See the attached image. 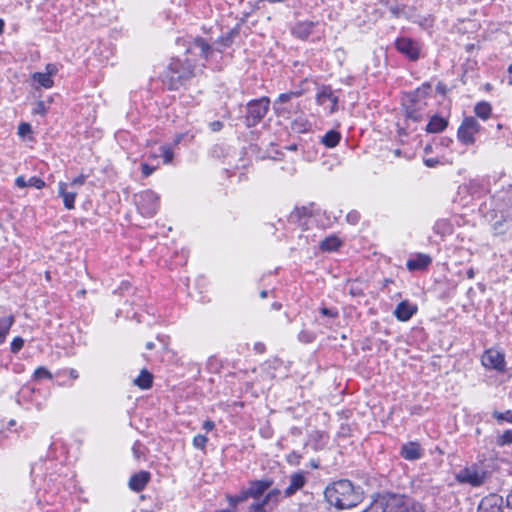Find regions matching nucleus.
Here are the masks:
<instances>
[{"mask_svg":"<svg viewBox=\"0 0 512 512\" xmlns=\"http://www.w3.org/2000/svg\"><path fill=\"white\" fill-rule=\"evenodd\" d=\"M46 112H47V108H46L44 101L39 100L33 109V114L44 115Z\"/></svg>","mask_w":512,"mask_h":512,"instance_id":"obj_44","label":"nucleus"},{"mask_svg":"<svg viewBox=\"0 0 512 512\" xmlns=\"http://www.w3.org/2000/svg\"><path fill=\"white\" fill-rule=\"evenodd\" d=\"M396 50L405 56L409 61L416 62L420 59L421 43L413 38L402 36L395 40Z\"/></svg>","mask_w":512,"mask_h":512,"instance_id":"obj_7","label":"nucleus"},{"mask_svg":"<svg viewBox=\"0 0 512 512\" xmlns=\"http://www.w3.org/2000/svg\"><path fill=\"white\" fill-rule=\"evenodd\" d=\"M281 495H282V492L280 489H277V488L269 489V491L265 494V496L262 500L253 503V507L259 508L261 510H266L265 509L266 506H269V505L276 506L280 501Z\"/></svg>","mask_w":512,"mask_h":512,"instance_id":"obj_17","label":"nucleus"},{"mask_svg":"<svg viewBox=\"0 0 512 512\" xmlns=\"http://www.w3.org/2000/svg\"><path fill=\"white\" fill-rule=\"evenodd\" d=\"M186 137V134L184 133H180V134H177L174 138V144L175 145H178L182 142V140Z\"/></svg>","mask_w":512,"mask_h":512,"instance_id":"obj_59","label":"nucleus"},{"mask_svg":"<svg viewBox=\"0 0 512 512\" xmlns=\"http://www.w3.org/2000/svg\"><path fill=\"white\" fill-rule=\"evenodd\" d=\"M150 473L147 471H140L131 476L129 480V488L135 492L142 491L150 481Z\"/></svg>","mask_w":512,"mask_h":512,"instance_id":"obj_19","label":"nucleus"},{"mask_svg":"<svg viewBox=\"0 0 512 512\" xmlns=\"http://www.w3.org/2000/svg\"><path fill=\"white\" fill-rule=\"evenodd\" d=\"M153 376L146 369H143L140 375L134 380V384L141 389H149L152 386Z\"/></svg>","mask_w":512,"mask_h":512,"instance_id":"obj_25","label":"nucleus"},{"mask_svg":"<svg viewBox=\"0 0 512 512\" xmlns=\"http://www.w3.org/2000/svg\"><path fill=\"white\" fill-rule=\"evenodd\" d=\"M32 79L46 89H49L54 85L53 79L47 73L35 72L32 74Z\"/></svg>","mask_w":512,"mask_h":512,"instance_id":"obj_29","label":"nucleus"},{"mask_svg":"<svg viewBox=\"0 0 512 512\" xmlns=\"http://www.w3.org/2000/svg\"><path fill=\"white\" fill-rule=\"evenodd\" d=\"M270 99L263 96L249 101L246 105L244 123L246 127L252 128L258 125L269 111Z\"/></svg>","mask_w":512,"mask_h":512,"instance_id":"obj_5","label":"nucleus"},{"mask_svg":"<svg viewBox=\"0 0 512 512\" xmlns=\"http://www.w3.org/2000/svg\"><path fill=\"white\" fill-rule=\"evenodd\" d=\"M480 130V124L472 117H465L457 130V138L464 145L475 143L474 135Z\"/></svg>","mask_w":512,"mask_h":512,"instance_id":"obj_8","label":"nucleus"},{"mask_svg":"<svg viewBox=\"0 0 512 512\" xmlns=\"http://www.w3.org/2000/svg\"><path fill=\"white\" fill-rule=\"evenodd\" d=\"M203 429L207 432L211 431L214 429L215 427V423L212 421V420H206L204 423H203Z\"/></svg>","mask_w":512,"mask_h":512,"instance_id":"obj_56","label":"nucleus"},{"mask_svg":"<svg viewBox=\"0 0 512 512\" xmlns=\"http://www.w3.org/2000/svg\"><path fill=\"white\" fill-rule=\"evenodd\" d=\"M307 123H301L294 122L292 128L296 130L297 132H305L307 130Z\"/></svg>","mask_w":512,"mask_h":512,"instance_id":"obj_54","label":"nucleus"},{"mask_svg":"<svg viewBox=\"0 0 512 512\" xmlns=\"http://www.w3.org/2000/svg\"><path fill=\"white\" fill-rule=\"evenodd\" d=\"M299 340L302 342H305V343H309V342L313 341V336H312V334H310L308 332L302 331L299 334Z\"/></svg>","mask_w":512,"mask_h":512,"instance_id":"obj_50","label":"nucleus"},{"mask_svg":"<svg viewBox=\"0 0 512 512\" xmlns=\"http://www.w3.org/2000/svg\"><path fill=\"white\" fill-rule=\"evenodd\" d=\"M417 306L411 304L407 300L400 302L394 311V316L402 322H406L412 318L414 314L417 313Z\"/></svg>","mask_w":512,"mask_h":512,"instance_id":"obj_16","label":"nucleus"},{"mask_svg":"<svg viewBox=\"0 0 512 512\" xmlns=\"http://www.w3.org/2000/svg\"><path fill=\"white\" fill-rule=\"evenodd\" d=\"M346 220H347L348 223H350L352 225H355L360 220V214L357 211H355V210L350 211L346 215Z\"/></svg>","mask_w":512,"mask_h":512,"instance_id":"obj_43","label":"nucleus"},{"mask_svg":"<svg viewBox=\"0 0 512 512\" xmlns=\"http://www.w3.org/2000/svg\"><path fill=\"white\" fill-rule=\"evenodd\" d=\"M506 502H507V506L512 508V489H511V492L507 495Z\"/></svg>","mask_w":512,"mask_h":512,"instance_id":"obj_60","label":"nucleus"},{"mask_svg":"<svg viewBox=\"0 0 512 512\" xmlns=\"http://www.w3.org/2000/svg\"><path fill=\"white\" fill-rule=\"evenodd\" d=\"M281 307H282V305H281V303H279V302H274V303L272 304V308H273L274 310H280V309H281Z\"/></svg>","mask_w":512,"mask_h":512,"instance_id":"obj_64","label":"nucleus"},{"mask_svg":"<svg viewBox=\"0 0 512 512\" xmlns=\"http://www.w3.org/2000/svg\"><path fill=\"white\" fill-rule=\"evenodd\" d=\"M27 185L30 188H35L37 190H41L45 188V182L37 176H32L27 180Z\"/></svg>","mask_w":512,"mask_h":512,"instance_id":"obj_34","label":"nucleus"},{"mask_svg":"<svg viewBox=\"0 0 512 512\" xmlns=\"http://www.w3.org/2000/svg\"><path fill=\"white\" fill-rule=\"evenodd\" d=\"M385 512H422V505L405 496H391L385 502Z\"/></svg>","mask_w":512,"mask_h":512,"instance_id":"obj_6","label":"nucleus"},{"mask_svg":"<svg viewBox=\"0 0 512 512\" xmlns=\"http://www.w3.org/2000/svg\"><path fill=\"white\" fill-rule=\"evenodd\" d=\"M13 315H5L0 317V345L5 341L10 328L14 324Z\"/></svg>","mask_w":512,"mask_h":512,"instance_id":"obj_23","label":"nucleus"},{"mask_svg":"<svg viewBox=\"0 0 512 512\" xmlns=\"http://www.w3.org/2000/svg\"><path fill=\"white\" fill-rule=\"evenodd\" d=\"M364 512H385L384 502L376 501L371 504Z\"/></svg>","mask_w":512,"mask_h":512,"instance_id":"obj_41","label":"nucleus"},{"mask_svg":"<svg viewBox=\"0 0 512 512\" xmlns=\"http://www.w3.org/2000/svg\"><path fill=\"white\" fill-rule=\"evenodd\" d=\"M15 185L19 188V189H24V188H28V185H27V180L24 176H18L16 179H15Z\"/></svg>","mask_w":512,"mask_h":512,"instance_id":"obj_49","label":"nucleus"},{"mask_svg":"<svg viewBox=\"0 0 512 512\" xmlns=\"http://www.w3.org/2000/svg\"><path fill=\"white\" fill-rule=\"evenodd\" d=\"M349 294L353 297L364 296V289L362 287V284L357 281H351L349 283Z\"/></svg>","mask_w":512,"mask_h":512,"instance_id":"obj_31","label":"nucleus"},{"mask_svg":"<svg viewBox=\"0 0 512 512\" xmlns=\"http://www.w3.org/2000/svg\"><path fill=\"white\" fill-rule=\"evenodd\" d=\"M224 124L220 120H215L209 123V128L212 132H219L223 129Z\"/></svg>","mask_w":512,"mask_h":512,"instance_id":"obj_46","label":"nucleus"},{"mask_svg":"<svg viewBox=\"0 0 512 512\" xmlns=\"http://www.w3.org/2000/svg\"><path fill=\"white\" fill-rule=\"evenodd\" d=\"M467 277L469 279H473L475 277V271H474L473 268H470V269L467 270Z\"/></svg>","mask_w":512,"mask_h":512,"instance_id":"obj_61","label":"nucleus"},{"mask_svg":"<svg viewBox=\"0 0 512 512\" xmlns=\"http://www.w3.org/2000/svg\"><path fill=\"white\" fill-rule=\"evenodd\" d=\"M340 140H341V134H340V132H338L336 130H329L322 137V143L328 148H334L335 146L338 145Z\"/></svg>","mask_w":512,"mask_h":512,"instance_id":"obj_26","label":"nucleus"},{"mask_svg":"<svg viewBox=\"0 0 512 512\" xmlns=\"http://www.w3.org/2000/svg\"><path fill=\"white\" fill-rule=\"evenodd\" d=\"M273 485V480L269 478H264L260 480H255L249 482L248 494L251 495V498L258 499L266 491H268Z\"/></svg>","mask_w":512,"mask_h":512,"instance_id":"obj_15","label":"nucleus"},{"mask_svg":"<svg viewBox=\"0 0 512 512\" xmlns=\"http://www.w3.org/2000/svg\"><path fill=\"white\" fill-rule=\"evenodd\" d=\"M316 101L319 105L324 106L329 101V112L332 114L338 110L339 98L335 95L330 85H322L318 88L316 93Z\"/></svg>","mask_w":512,"mask_h":512,"instance_id":"obj_12","label":"nucleus"},{"mask_svg":"<svg viewBox=\"0 0 512 512\" xmlns=\"http://www.w3.org/2000/svg\"><path fill=\"white\" fill-rule=\"evenodd\" d=\"M161 157L165 164H170L173 160L174 153L172 149L168 146H162L161 148Z\"/></svg>","mask_w":512,"mask_h":512,"instance_id":"obj_36","label":"nucleus"},{"mask_svg":"<svg viewBox=\"0 0 512 512\" xmlns=\"http://www.w3.org/2000/svg\"><path fill=\"white\" fill-rule=\"evenodd\" d=\"M35 379H50L52 378L51 373L44 367H38L34 372Z\"/></svg>","mask_w":512,"mask_h":512,"instance_id":"obj_40","label":"nucleus"},{"mask_svg":"<svg viewBox=\"0 0 512 512\" xmlns=\"http://www.w3.org/2000/svg\"><path fill=\"white\" fill-rule=\"evenodd\" d=\"M317 22L313 21H299L291 28V33L294 37L300 40H307L312 34Z\"/></svg>","mask_w":512,"mask_h":512,"instance_id":"obj_14","label":"nucleus"},{"mask_svg":"<svg viewBox=\"0 0 512 512\" xmlns=\"http://www.w3.org/2000/svg\"><path fill=\"white\" fill-rule=\"evenodd\" d=\"M492 415L498 422L505 421L512 424V410H507L505 412L495 410Z\"/></svg>","mask_w":512,"mask_h":512,"instance_id":"obj_32","label":"nucleus"},{"mask_svg":"<svg viewBox=\"0 0 512 512\" xmlns=\"http://www.w3.org/2000/svg\"><path fill=\"white\" fill-rule=\"evenodd\" d=\"M85 179H86V176H84V175H79V176L75 177V178L71 181V185H72L73 187H76V186L82 185V184L85 182Z\"/></svg>","mask_w":512,"mask_h":512,"instance_id":"obj_53","label":"nucleus"},{"mask_svg":"<svg viewBox=\"0 0 512 512\" xmlns=\"http://www.w3.org/2000/svg\"><path fill=\"white\" fill-rule=\"evenodd\" d=\"M497 442L501 446L511 444L512 443V431L506 430L502 435L499 436Z\"/></svg>","mask_w":512,"mask_h":512,"instance_id":"obj_37","label":"nucleus"},{"mask_svg":"<svg viewBox=\"0 0 512 512\" xmlns=\"http://www.w3.org/2000/svg\"><path fill=\"white\" fill-rule=\"evenodd\" d=\"M435 90L438 94H440L442 96H445L447 94V92L449 91L447 85L443 82H438L435 87Z\"/></svg>","mask_w":512,"mask_h":512,"instance_id":"obj_48","label":"nucleus"},{"mask_svg":"<svg viewBox=\"0 0 512 512\" xmlns=\"http://www.w3.org/2000/svg\"><path fill=\"white\" fill-rule=\"evenodd\" d=\"M249 498H251V495L248 494V488L241 489L236 495H226L227 501L233 508H235L238 504L247 501Z\"/></svg>","mask_w":512,"mask_h":512,"instance_id":"obj_24","label":"nucleus"},{"mask_svg":"<svg viewBox=\"0 0 512 512\" xmlns=\"http://www.w3.org/2000/svg\"><path fill=\"white\" fill-rule=\"evenodd\" d=\"M254 350L255 352L261 354L265 351V345L261 342H257L254 344Z\"/></svg>","mask_w":512,"mask_h":512,"instance_id":"obj_57","label":"nucleus"},{"mask_svg":"<svg viewBox=\"0 0 512 512\" xmlns=\"http://www.w3.org/2000/svg\"><path fill=\"white\" fill-rule=\"evenodd\" d=\"M191 39L178 38L176 44L187 48ZM185 50L184 57H173L163 73L162 81L168 90H178L185 86L195 76V60L188 57ZM190 55H193L190 53Z\"/></svg>","mask_w":512,"mask_h":512,"instance_id":"obj_1","label":"nucleus"},{"mask_svg":"<svg viewBox=\"0 0 512 512\" xmlns=\"http://www.w3.org/2000/svg\"><path fill=\"white\" fill-rule=\"evenodd\" d=\"M250 511L249 512H267L266 510H261L259 508H254L253 503L250 505Z\"/></svg>","mask_w":512,"mask_h":512,"instance_id":"obj_63","label":"nucleus"},{"mask_svg":"<svg viewBox=\"0 0 512 512\" xmlns=\"http://www.w3.org/2000/svg\"><path fill=\"white\" fill-rule=\"evenodd\" d=\"M286 149H287V150H290V151H296V150L298 149V145H297V144H295V143H293V144H291V145H288V146L286 147Z\"/></svg>","mask_w":512,"mask_h":512,"instance_id":"obj_62","label":"nucleus"},{"mask_svg":"<svg viewBox=\"0 0 512 512\" xmlns=\"http://www.w3.org/2000/svg\"><path fill=\"white\" fill-rule=\"evenodd\" d=\"M302 95V90H296V91H289V92H285V93H281L276 102H275V105L277 104H284L288 101H290L291 99L293 98H297V97H300Z\"/></svg>","mask_w":512,"mask_h":512,"instance_id":"obj_30","label":"nucleus"},{"mask_svg":"<svg viewBox=\"0 0 512 512\" xmlns=\"http://www.w3.org/2000/svg\"><path fill=\"white\" fill-rule=\"evenodd\" d=\"M424 164L427 167H435L439 164V160L437 158H425Z\"/></svg>","mask_w":512,"mask_h":512,"instance_id":"obj_55","label":"nucleus"},{"mask_svg":"<svg viewBox=\"0 0 512 512\" xmlns=\"http://www.w3.org/2000/svg\"><path fill=\"white\" fill-rule=\"evenodd\" d=\"M320 313L323 315V316H326V317H331V318H335L338 316V311L337 309H330V308H327V307H322L320 309Z\"/></svg>","mask_w":512,"mask_h":512,"instance_id":"obj_45","label":"nucleus"},{"mask_svg":"<svg viewBox=\"0 0 512 512\" xmlns=\"http://www.w3.org/2000/svg\"><path fill=\"white\" fill-rule=\"evenodd\" d=\"M448 126V120L437 114L433 115L426 125L425 130L428 133H440Z\"/></svg>","mask_w":512,"mask_h":512,"instance_id":"obj_22","label":"nucleus"},{"mask_svg":"<svg viewBox=\"0 0 512 512\" xmlns=\"http://www.w3.org/2000/svg\"><path fill=\"white\" fill-rule=\"evenodd\" d=\"M58 72V68L55 64L49 63L46 65V72L52 78Z\"/></svg>","mask_w":512,"mask_h":512,"instance_id":"obj_51","label":"nucleus"},{"mask_svg":"<svg viewBox=\"0 0 512 512\" xmlns=\"http://www.w3.org/2000/svg\"><path fill=\"white\" fill-rule=\"evenodd\" d=\"M207 442L208 438L203 434H197L193 438V446L197 449H205Z\"/></svg>","mask_w":512,"mask_h":512,"instance_id":"obj_35","label":"nucleus"},{"mask_svg":"<svg viewBox=\"0 0 512 512\" xmlns=\"http://www.w3.org/2000/svg\"><path fill=\"white\" fill-rule=\"evenodd\" d=\"M300 458L301 456L299 454H297L296 452H292L288 455L287 460L291 464H298Z\"/></svg>","mask_w":512,"mask_h":512,"instance_id":"obj_52","label":"nucleus"},{"mask_svg":"<svg viewBox=\"0 0 512 512\" xmlns=\"http://www.w3.org/2000/svg\"><path fill=\"white\" fill-rule=\"evenodd\" d=\"M387 8L389 9V11L393 15V17L399 18L404 13L405 5L398 4L397 2H395V3H390L389 6H387Z\"/></svg>","mask_w":512,"mask_h":512,"instance_id":"obj_33","label":"nucleus"},{"mask_svg":"<svg viewBox=\"0 0 512 512\" xmlns=\"http://www.w3.org/2000/svg\"><path fill=\"white\" fill-rule=\"evenodd\" d=\"M24 345V340L21 337H15L10 345L12 353H18Z\"/></svg>","mask_w":512,"mask_h":512,"instance_id":"obj_39","label":"nucleus"},{"mask_svg":"<svg viewBox=\"0 0 512 512\" xmlns=\"http://www.w3.org/2000/svg\"><path fill=\"white\" fill-rule=\"evenodd\" d=\"M474 112L477 117L486 120L492 113V106L489 102L481 101L475 105Z\"/></svg>","mask_w":512,"mask_h":512,"instance_id":"obj_27","label":"nucleus"},{"mask_svg":"<svg viewBox=\"0 0 512 512\" xmlns=\"http://www.w3.org/2000/svg\"><path fill=\"white\" fill-rule=\"evenodd\" d=\"M432 91V84L424 82L413 91L404 93L402 97V108L405 115L406 126L398 128L399 135H408V121L421 122L427 108V99Z\"/></svg>","mask_w":512,"mask_h":512,"instance_id":"obj_2","label":"nucleus"},{"mask_svg":"<svg viewBox=\"0 0 512 512\" xmlns=\"http://www.w3.org/2000/svg\"><path fill=\"white\" fill-rule=\"evenodd\" d=\"M431 263L432 258L429 255L419 253L407 261L406 267L409 271H418L426 269Z\"/></svg>","mask_w":512,"mask_h":512,"instance_id":"obj_20","label":"nucleus"},{"mask_svg":"<svg viewBox=\"0 0 512 512\" xmlns=\"http://www.w3.org/2000/svg\"><path fill=\"white\" fill-rule=\"evenodd\" d=\"M423 450L416 442H409L402 446L401 456L409 461L417 460L422 457Z\"/></svg>","mask_w":512,"mask_h":512,"instance_id":"obj_21","label":"nucleus"},{"mask_svg":"<svg viewBox=\"0 0 512 512\" xmlns=\"http://www.w3.org/2000/svg\"><path fill=\"white\" fill-rule=\"evenodd\" d=\"M239 35V29L237 27L229 30L226 34L220 36L216 41V47H212L205 39L197 37L191 39L186 51L192 53L195 56H199L205 60H208L214 51L222 52V48H227L232 45L234 39Z\"/></svg>","mask_w":512,"mask_h":512,"instance_id":"obj_4","label":"nucleus"},{"mask_svg":"<svg viewBox=\"0 0 512 512\" xmlns=\"http://www.w3.org/2000/svg\"><path fill=\"white\" fill-rule=\"evenodd\" d=\"M326 501L336 509H350L357 506L363 499L361 487L355 486L350 480L341 479L329 484L324 490Z\"/></svg>","mask_w":512,"mask_h":512,"instance_id":"obj_3","label":"nucleus"},{"mask_svg":"<svg viewBox=\"0 0 512 512\" xmlns=\"http://www.w3.org/2000/svg\"><path fill=\"white\" fill-rule=\"evenodd\" d=\"M482 364L489 369L499 372L505 370V357L500 351L489 349L482 356Z\"/></svg>","mask_w":512,"mask_h":512,"instance_id":"obj_11","label":"nucleus"},{"mask_svg":"<svg viewBox=\"0 0 512 512\" xmlns=\"http://www.w3.org/2000/svg\"><path fill=\"white\" fill-rule=\"evenodd\" d=\"M502 502V497L491 494L481 500L478 512H503Z\"/></svg>","mask_w":512,"mask_h":512,"instance_id":"obj_13","label":"nucleus"},{"mask_svg":"<svg viewBox=\"0 0 512 512\" xmlns=\"http://www.w3.org/2000/svg\"><path fill=\"white\" fill-rule=\"evenodd\" d=\"M32 132V127L27 122H22L18 126V135L20 137H25L26 135L30 134Z\"/></svg>","mask_w":512,"mask_h":512,"instance_id":"obj_42","label":"nucleus"},{"mask_svg":"<svg viewBox=\"0 0 512 512\" xmlns=\"http://www.w3.org/2000/svg\"><path fill=\"white\" fill-rule=\"evenodd\" d=\"M134 202L140 214L152 217L158 209V197L156 194H135Z\"/></svg>","mask_w":512,"mask_h":512,"instance_id":"obj_10","label":"nucleus"},{"mask_svg":"<svg viewBox=\"0 0 512 512\" xmlns=\"http://www.w3.org/2000/svg\"><path fill=\"white\" fill-rule=\"evenodd\" d=\"M60 196H62L64 206L67 209H73L74 208V202H75L76 194H60Z\"/></svg>","mask_w":512,"mask_h":512,"instance_id":"obj_38","label":"nucleus"},{"mask_svg":"<svg viewBox=\"0 0 512 512\" xmlns=\"http://www.w3.org/2000/svg\"><path fill=\"white\" fill-rule=\"evenodd\" d=\"M341 245V241L338 237L336 236H329V237H326L320 244V248L323 250V251H328V252H331V251H335L337 250Z\"/></svg>","mask_w":512,"mask_h":512,"instance_id":"obj_28","label":"nucleus"},{"mask_svg":"<svg viewBox=\"0 0 512 512\" xmlns=\"http://www.w3.org/2000/svg\"><path fill=\"white\" fill-rule=\"evenodd\" d=\"M456 479L460 483L479 487L485 482L486 472L473 465L459 471Z\"/></svg>","mask_w":512,"mask_h":512,"instance_id":"obj_9","label":"nucleus"},{"mask_svg":"<svg viewBox=\"0 0 512 512\" xmlns=\"http://www.w3.org/2000/svg\"><path fill=\"white\" fill-rule=\"evenodd\" d=\"M154 171H155V167H154V166H150V165H149V164H147V163H142V164H141V172H142L143 176L148 177V176H150Z\"/></svg>","mask_w":512,"mask_h":512,"instance_id":"obj_47","label":"nucleus"},{"mask_svg":"<svg viewBox=\"0 0 512 512\" xmlns=\"http://www.w3.org/2000/svg\"><path fill=\"white\" fill-rule=\"evenodd\" d=\"M452 142H453V140L449 137H442L440 139V145H442L444 147H448Z\"/></svg>","mask_w":512,"mask_h":512,"instance_id":"obj_58","label":"nucleus"},{"mask_svg":"<svg viewBox=\"0 0 512 512\" xmlns=\"http://www.w3.org/2000/svg\"><path fill=\"white\" fill-rule=\"evenodd\" d=\"M306 483V478L302 472L293 473L290 476V482L288 487L284 490V497H291L298 490H300Z\"/></svg>","mask_w":512,"mask_h":512,"instance_id":"obj_18","label":"nucleus"}]
</instances>
